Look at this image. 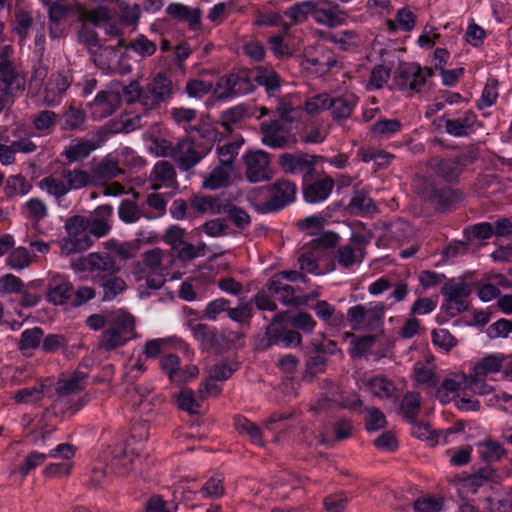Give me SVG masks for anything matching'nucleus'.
I'll return each mask as SVG.
<instances>
[{
    "label": "nucleus",
    "mask_w": 512,
    "mask_h": 512,
    "mask_svg": "<svg viewBox=\"0 0 512 512\" xmlns=\"http://www.w3.org/2000/svg\"><path fill=\"white\" fill-rule=\"evenodd\" d=\"M284 16L294 25L312 19L316 24L336 28L345 24L347 13L333 0H303L287 7Z\"/></svg>",
    "instance_id": "f257e3e1"
},
{
    "label": "nucleus",
    "mask_w": 512,
    "mask_h": 512,
    "mask_svg": "<svg viewBox=\"0 0 512 512\" xmlns=\"http://www.w3.org/2000/svg\"><path fill=\"white\" fill-rule=\"evenodd\" d=\"M219 132L209 124L186 128V137L181 139L175 149L174 157L179 168L189 171L196 166L213 148Z\"/></svg>",
    "instance_id": "f03ea898"
},
{
    "label": "nucleus",
    "mask_w": 512,
    "mask_h": 512,
    "mask_svg": "<svg viewBox=\"0 0 512 512\" xmlns=\"http://www.w3.org/2000/svg\"><path fill=\"white\" fill-rule=\"evenodd\" d=\"M87 269L93 284L99 289L102 302H110L126 289L125 281L117 275L119 267L108 253H91L87 259Z\"/></svg>",
    "instance_id": "7ed1b4c3"
},
{
    "label": "nucleus",
    "mask_w": 512,
    "mask_h": 512,
    "mask_svg": "<svg viewBox=\"0 0 512 512\" xmlns=\"http://www.w3.org/2000/svg\"><path fill=\"white\" fill-rule=\"evenodd\" d=\"M129 443H117L107 446L103 451L104 466H95L91 474V483L95 487H101L106 483L110 474H126L132 470L134 459L139 456L129 450Z\"/></svg>",
    "instance_id": "20e7f679"
},
{
    "label": "nucleus",
    "mask_w": 512,
    "mask_h": 512,
    "mask_svg": "<svg viewBox=\"0 0 512 512\" xmlns=\"http://www.w3.org/2000/svg\"><path fill=\"white\" fill-rule=\"evenodd\" d=\"M267 198L257 204L261 214L278 213L295 202L297 186L288 179H277L267 186Z\"/></svg>",
    "instance_id": "39448f33"
},
{
    "label": "nucleus",
    "mask_w": 512,
    "mask_h": 512,
    "mask_svg": "<svg viewBox=\"0 0 512 512\" xmlns=\"http://www.w3.org/2000/svg\"><path fill=\"white\" fill-rule=\"evenodd\" d=\"M289 311L277 312L266 327L267 346L295 348L301 344L302 335L288 324Z\"/></svg>",
    "instance_id": "423d86ee"
},
{
    "label": "nucleus",
    "mask_w": 512,
    "mask_h": 512,
    "mask_svg": "<svg viewBox=\"0 0 512 512\" xmlns=\"http://www.w3.org/2000/svg\"><path fill=\"white\" fill-rule=\"evenodd\" d=\"M84 221V216L74 215L65 223L67 237L63 239L62 249L69 253L88 250L94 243Z\"/></svg>",
    "instance_id": "0eeeda50"
},
{
    "label": "nucleus",
    "mask_w": 512,
    "mask_h": 512,
    "mask_svg": "<svg viewBox=\"0 0 512 512\" xmlns=\"http://www.w3.org/2000/svg\"><path fill=\"white\" fill-rule=\"evenodd\" d=\"M135 327L134 318L128 313L119 315L112 323L111 327L104 330L101 335V346L111 351L124 346L131 338Z\"/></svg>",
    "instance_id": "6e6552de"
},
{
    "label": "nucleus",
    "mask_w": 512,
    "mask_h": 512,
    "mask_svg": "<svg viewBox=\"0 0 512 512\" xmlns=\"http://www.w3.org/2000/svg\"><path fill=\"white\" fill-rule=\"evenodd\" d=\"M319 158L303 152H285L279 155L277 162L285 174H298L302 175V179H307L313 177Z\"/></svg>",
    "instance_id": "1a4fd4ad"
},
{
    "label": "nucleus",
    "mask_w": 512,
    "mask_h": 512,
    "mask_svg": "<svg viewBox=\"0 0 512 512\" xmlns=\"http://www.w3.org/2000/svg\"><path fill=\"white\" fill-rule=\"evenodd\" d=\"M425 198L436 212L448 213L456 208L463 199V194L446 184L432 183L425 191Z\"/></svg>",
    "instance_id": "9d476101"
},
{
    "label": "nucleus",
    "mask_w": 512,
    "mask_h": 512,
    "mask_svg": "<svg viewBox=\"0 0 512 512\" xmlns=\"http://www.w3.org/2000/svg\"><path fill=\"white\" fill-rule=\"evenodd\" d=\"M217 86L223 90L221 97L225 98L246 95L256 88L253 72L249 69H240L224 75Z\"/></svg>",
    "instance_id": "9b49d317"
},
{
    "label": "nucleus",
    "mask_w": 512,
    "mask_h": 512,
    "mask_svg": "<svg viewBox=\"0 0 512 512\" xmlns=\"http://www.w3.org/2000/svg\"><path fill=\"white\" fill-rule=\"evenodd\" d=\"M173 93L171 78L164 72H158L146 86V100H143V105L149 108L159 107L168 101Z\"/></svg>",
    "instance_id": "f8f14e48"
},
{
    "label": "nucleus",
    "mask_w": 512,
    "mask_h": 512,
    "mask_svg": "<svg viewBox=\"0 0 512 512\" xmlns=\"http://www.w3.org/2000/svg\"><path fill=\"white\" fill-rule=\"evenodd\" d=\"M502 368L503 356H501L500 354H492L483 357L474 365L470 373L471 385H473L475 389L478 388L479 385H481L479 393L481 395L488 394L490 388L488 385L485 384V379L487 375L498 373L502 370Z\"/></svg>",
    "instance_id": "ddd939ff"
},
{
    "label": "nucleus",
    "mask_w": 512,
    "mask_h": 512,
    "mask_svg": "<svg viewBox=\"0 0 512 512\" xmlns=\"http://www.w3.org/2000/svg\"><path fill=\"white\" fill-rule=\"evenodd\" d=\"M72 81L73 76L70 71L51 74L44 85V103L51 107L59 105Z\"/></svg>",
    "instance_id": "4468645a"
},
{
    "label": "nucleus",
    "mask_w": 512,
    "mask_h": 512,
    "mask_svg": "<svg viewBox=\"0 0 512 512\" xmlns=\"http://www.w3.org/2000/svg\"><path fill=\"white\" fill-rule=\"evenodd\" d=\"M32 136H34V132L26 123L16 122L4 129L0 134V141L26 147V150L18 151V153L32 154L37 150V145L31 140Z\"/></svg>",
    "instance_id": "2eb2a0df"
},
{
    "label": "nucleus",
    "mask_w": 512,
    "mask_h": 512,
    "mask_svg": "<svg viewBox=\"0 0 512 512\" xmlns=\"http://www.w3.org/2000/svg\"><path fill=\"white\" fill-rule=\"evenodd\" d=\"M302 179V195L305 203L319 204L326 201L331 195L335 182L330 176L324 178L309 180Z\"/></svg>",
    "instance_id": "dca6fc26"
},
{
    "label": "nucleus",
    "mask_w": 512,
    "mask_h": 512,
    "mask_svg": "<svg viewBox=\"0 0 512 512\" xmlns=\"http://www.w3.org/2000/svg\"><path fill=\"white\" fill-rule=\"evenodd\" d=\"M473 157L469 153H459L453 157L438 160L435 171L446 182H455L466 166L473 163Z\"/></svg>",
    "instance_id": "f3484780"
},
{
    "label": "nucleus",
    "mask_w": 512,
    "mask_h": 512,
    "mask_svg": "<svg viewBox=\"0 0 512 512\" xmlns=\"http://www.w3.org/2000/svg\"><path fill=\"white\" fill-rule=\"evenodd\" d=\"M246 164V178L251 183H258L269 179V157L264 151H248L243 155Z\"/></svg>",
    "instance_id": "a211bd4d"
},
{
    "label": "nucleus",
    "mask_w": 512,
    "mask_h": 512,
    "mask_svg": "<svg viewBox=\"0 0 512 512\" xmlns=\"http://www.w3.org/2000/svg\"><path fill=\"white\" fill-rule=\"evenodd\" d=\"M265 287L269 294L284 306L300 307L307 304V298L297 295L290 284L269 278Z\"/></svg>",
    "instance_id": "6ab92c4d"
},
{
    "label": "nucleus",
    "mask_w": 512,
    "mask_h": 512,
    "mask_svg": "<svg viewBox=\"0 0 512 512\" xmlns=\"http://www.w3.org/2000/svg\"><path fill=\"white\" fill-rule=\"evenodd\" d=\"M112 214V206L105 204L98 206L91 216H84L85 226L91 237L101 238L109 234Z\"/></svg>",
    "instance_id": "aec40b11"
},
{
    "label": "nucleus",
    "mask_w": 512,
    "mask_h": 512,
    "mask_svg": "<svg viewBox=\"0 0 512 512\" xmlns=\"http://www.w3.org/2000/svg\"><path fill=\"white\" fill-rule=\"evenodd\" d=\"M73 285L68 276L61 273L49 274L47 301L53 305H64L69 300Z\"/></svg>",
    "instance_id": "412c9836"
},
{
    "label": "nucleus",
    "mask_w": 512,
    "mask_h": 512,
    "mask_svg": "<svg viewBox=\"0 0 512 512\" xmlns=\"http://www.w3.org/2000/svg\"><path fill=\"white\" fill-rule=\"evenodd\" d=\"M262 143L272 149L283 148L288 143L289 127H284L278 122L264 120L260 124Z\"/></svg>",
    "instance_id": "4be33fe9"
},
{
    "label": "nucleus",
    "mask_w": 512,
    "mask_h": 512,
    "mask_svg": "<svg viewBox=\"0 0 512 512\" xmlns=\"http://www.w3.org/2000/svg\"><path fill=\"white\" fill-rule=\"evenodd\" d=\"M213 280L210 276L205 277L203 273L186 280L180 284L178 296L180 299L192 302L202 301L207 297V288L204 284H211Z\"/></svg>",
    "instance_id": "5701e85b"
},
{
    "label": "nucleus",
    "mask_w": 512,
    "mask_h": 512,
    "mask_svg": "<svg viewBox=\"0 0 512 512\" xmlns=\"http://www.w3.org/2000/svg\"><path fill=\"white\" fill-rule=\"evenodd\" d=\"M495 476V469L489 466L479 468L458 483V491L461 495L463 493L476 494L480 488L490 486V482Z\"/></svg>",
    "instance_id": "b1692460"
},
{
    "label": "nucleus",
    "mask_w": 512,
    "mask_h": 512,
    "mask_svg": "<svg viewBox=\"0 0 512 512\" xmlns=\"http://www.w3.org/2000/svg\"><path fill=\"white\" fill-rule=\"evenodd\" d=\"M400 90L420 92L425 86L423 68L418 63H410L400 68L396 77Z\"/></svg>",
    "instance_id": "393cba45"
},
{
    "label": "nucleus",
    "mask_w": 512,
    "mask_h": 512,
    "mask_svg": "<svg viewBox=\"0 0 512 512\" xmlns=\"http://www.w3.org/2000/svg\"><path fill=\"white\" fill-rule=\"evenodd\" d=\"M216 151L219 157V163L230 170H234V159L244 144V139L240 134L232 135L225 139H216Z\"/></svg>",
    "instance_id": "a878e982"
},
{
    "label": "nucleus",
    "mask_w": 512,
    "mask_h": 512,
    "mask_svg": "<svg viewBox=\"0 0 512 512\" xmlns=\"http://www.w3.org/2000/svg\"><path fill=\"white\" fill-rule=\"evenodd\" d=\"M297 113L296 108H294L290 103L285 101H280L277 109L275 111H270L265 106H260L255 109L253 115L257 119H262L265 116H270V120L274 122H278L284 127H289L291 130V125L295 120V115Z\"/></svg>",
    "instance_id": "bb28decb"
},
{
    "label": "nucleus",
    "mask_w": 512,
    "mask_h": 512,
    "mask_svg": "<svg viewBox=\"0 0 512 512\" xmlns=\"http://www.w3.org/2000/svg\"><path fill=\"white\" fill-rule=\"evenodd\" d=\"M0 88L15 99H19L26 88L25 77L15 66L0 69Z\"/></svg>",
    "instance_id": "cd10ccee"
},
{
    "label": "nucleus",
    "mask_w": 512,
    "mask_h": 512,
    "mask_svg": "<svg viewBox=\"0 0 512 512\" xmlns=\"http://www.w3.org/2000/svg\"><path fill=\"white\" fill-rule=\"evenodd\" d=\"M193 337L203 349H220L223 347L224 336L215 326L208 324H195L191 327Z\"/></svg>",
    "instance_id": "c85d7f7f"
},
{
    "label": "nucleus",
    "mask_w": 512,
    "mask_h": 512,
    "mask_svg": "<svg viewBox=\"0 0 512 512\" xmlns=\"http://www.w3.org/2000/svg\"><path fill=\"white\" fill-rule=\"evenodd\" d=\"M119 105V97L111 91H99L92 101L91 115L93 119H103L112 115Z\"/></svg>",
    "instance_id": "c756f323"
},
{
    "label": "nucleus",
    "mask_w": 512,
    "mask_h": 512,
    "mask_svg": "<svg viewBox=\"0 0 512 512\" xmlns=\"http://www.w3.org/2000/svg\"><path fill=\"white\" fill-rule=\"evenodd\" d=\"M252 72L254 84L264 87L269 96H275L280 91L281 78L273 67L258 65Z\"/></svg>",
    "instance_id": "7c9ffc66"
},
{
    "label": "nucleus",
    "mask_w": 512,
    "mask_h": 512,
    "mask_svg": "<svg viewBox=\"0 0 512 512\" xmlns=\"http://www.w3.org/2000/svg\"><path fill=\"white\" fill-rule=\"evenodd\" d=\"M332 102L329 110H331L333 119L340 122L351 117L359 102V97L354 93L346 92L332 98Z\"/></svg>",
    "instance_id": "2f4dec72"
},
{
    "label": "nucleus",
    "mask_w": 512,
    "mask_h": 512,
    "mask_svg": "<svg viewBox=\"0 0 512 512\" xmlns=\"http://www.w3.org/2000/svg\"><path fill=\"white\" fill-rule=\"evenodd\" d=\"M96 149L97 144L93 140L79 139L65 146L60 155L66 159L68 164H72L83 161Z\"/></svg>",
    "instance_id": "473e14b6"
},
{
    "label": "nucleus",
    "mask_w": 512,
    "mask_h": 512,
    "mask_svg": "<svg viewBox=\"0 0 512 512\" xmlns=\"http://www.w3.org/2000/svg\"><path fill=\"white\" fill-rule=\"evenodd\" d=\"M316 316L327 325L340 329L346 326V318L341 311H337L335 306L326 300H318L312 306Z\"/></svg>",
    "instance_id": "72a5a7b5"
},
{
    "label": "nucleus",
    "mask_w": 512,
    "mask_h": 512,
    "mask_svg": "<svg viewBox=\"0 0 512 512\" xmlns=\"http://www.w3.org/2000/svg\"><path fill=\"white\" fill-rule=\"evenodd\" d=\"M34 19L29 11L18 9L14 13V18L11 20L10 26L12 32L17 36V43L23 47L30 35L33 27Z\"/></svg>",
    "instance_id": "f704fd0d"
},
{
    "label": "nucleus",
    "mask_w": 512,
    "mask_h": 512,
    "mask_svg": "<svg viewBox=\"0 0 512 512\" xmlns=\"http://www.w3.org/2000/svg\"><path fill=\"white\" fill-rule=\"evenodd\" d=\"M167 14L182 22H186L190 29L196 30L201 25V11L181 3H171L166 8Z\"/></svg>",
    "instance_id": "c9c22d12"
},
{
    "label": "nucleus",
    "mask_w": 512,
    "mask_h": 512,
    "mask_svg": "<svg viewBox=\"0 0 512 512\" xmlns=\"http://www.w3.org/2000/svg\"><path fill=\"white\" fill-rule=\"evenodd\" d=\"M233 423L238 433L247 436L252 444L260 447L264 446L262 429L256 423L241 414L233 417Z\"/></svg>",
    "instance_id": "e433bc0d"
},
{
    "label": "nucleus",
    "mask_w": 512,
    "mask_h": 512,
    "mask_svg": "<svg viewBox=\"0 0 512 512\" xmlns=\"http://www.w3.org/2000/svg\"><path fill=\"white\" fill-rule=\"evenodd\" d=\"M441 293L444 297L451 298L454 304L469 306L468 297L472 293V287L469 283L451 280L443 285Z\"/></svg>",
    "instance_id": "4c0bfd02"
},
{
    "label": "nucleus",
    "mask_w": 512,
    "mask_h": 512,
    "mask_svg": "<svg viewBox=\"0 0 512 512\" xmlns=\"http://www.w3.org/2000/svg\"><path fill=\"white\" fill-rule=\"evenodd\" d=\"M479 457L486 463L499 462L507 456V450L497 441L485 439L477 444Z\"/></svg>",
    "instance_id": "58836bf2"
},
{
    "label": "nucleus",
    "mask_w": 512,
    "mask_h": 512,
    "mask_svg": "<svg viewBox=\"0 0 512 512\" xmlns=\"http://www.w3.org/2000/svg\"><path fill=\"white\" fill-rule=\"evenodd\" d=\"M216 214H226L227 221L232 222L238 229H246L250 223V215L244 210L230 202H223L220 209H216Z\"/></svg>",
    "instance_id": "ea45409f"
},
{
    "label": "nucleus",
    "mask_w": 512,
    "mask_h": 512,
    "mask_svg": "<svg viewBox=\"0 0 512 512\" xmlns=\"http://www.w3.org/2000/svg\"><path fill=\"white\" fill-rule=\"evenodd\" d=\"M91 18L92 23L96 28L103 30L106 35L117 37L118 45L123 44L124 40L119 38L122 34V29L118 24L111 21L107 9H99L95 11Z\"/></svg>",
    "instance_id": "a19ab883"
},
{
    "label": "nucleus",
    "mask_w": 512,
    "mask_h": 512,
    "mask_svg": "<svg viewBox=\"0 0 512 512\" xmlns=\"http://www.w3.org/2000/svg\"><path fill=\"white\" fill-rule=\"evenodd\" d=\"M233 170L219 163L205 176L202 187L208 190H216L227 187L230 183V174Z\"/></svg>",
    "instance_id": "79ce46f5"
},
{
    "label": "nucleus",
    "mask_w": 512,
    "mask_h": 512,
    "mask_svg": "<svg viewBox=\"0 0 512 512\" xmlns=\"http://www.w3.org/2000/svg\"><path fill=\"white\" fill-rule=\"evenodd\" d=\"M367 386L370 392L380 399H391L394 397L396 392V385L394 382L382 375L371 377L367 382Z\"/></svg>",
    "instance_id": "37998d69"
},
{
    "label": "nucleus",
    "mask_w": 512,
    "mask_h": 512,
    "mask_svg": "<svg viewBox=\"0 0 512 512\" xmlns=\"http://www.w3.org/2000/svg\"><path fill=\"white\" fill-rule=\"evenodd\" d=\"M57 114L52 110H42L32 117L35 136H47L56 126Z\"/></svg>",
    "instance_id": "c03bdc74"
},
{
    "label": "nucleus",
    "mask_w": 512,
    "mask_h": 512,
    "mask_svg": "<svg viewBox=\"0 0 512 512\" xmlns=\"http://www.w3.org/2000/svg\"><path fill=\"white\" fill-rule=\"evenodd\" d=\"M421 397L418 392L408 391L405 393L400 404V411L407 422H415L419 415Z\"/></svg>",
    "instance_id": "a18cd8bd"
},
{
    "label": "nucleus",
    "mask_w": 512,
    "mask_h": 512,
    "mask_svg": "<svg viewBox=\"0 0 512 512\" xmlns=\"http://www.w3.org/2000/svg\"><path fill=\"white\" fill-rule=\"evenodd\" d=\"M44 336V331L40 327H33L30 329H25L21 335L18 343L19 350L27 355V351L36 350L37 348H41L42 338Z\"/></svg>",
    "instance_id": "49530a36"
},
{
    "label": "nucleus",
    "mask_w": 512,
    "mask_h": 512,
    "mask_svg": "<svg viewBox=\"0 0 512 512\" xmlns=\"http://www.w3.org/2000/svg\"><path fill=\"white\" fill-rule=\"evenodd\" d=\"M178 504L168 501L159 494H152L143 503V508L137 512H177Z\"/></svg>",
    "instance_id": "de8ad7c7"
},
{
    "label": "nucleus",
    "mask_w": 512,
    "mask_h": 512,
    "mask_svg": "<svg viewBox=\"0 0 512 512\" xmlns=\"http://www.w3.org/2000/svg\"><path fill=\"white\" fill-rule=\"evenodd\" d=\"M206 248L207 246L204 242H201L199 245L195 246L185 239L183 244H180L177 248H175L172 253L180 261L186 262L205 256Z\"/></svg>",
    "instance_id": "09e8293b"
},
{
    "label": "nucleus",
    "mask_w": 512,
    "mask_h": 512,
    "mask_svg": "<svg viewBox=\"0 0 512 512\" xmlns=\"http://www.w3.org/2000/svg\"><path fill=\"white\" fill-rule=\"evenodd\" d=\"M86 114L81 108L70 105L63 113L61 118V129L72 131L80 129L84 124Z\"/></svg>",
    "instance_id": "8fccbe9b"
},
{
    "label": "nucleus",
    "mask_w": 512,
    "mask_h": 512,
    "mask_svg": "<svg viewBox=\"0 0 512 512\" xmlns=\"http://www.w3.org/2000/svg\"><path fill=\"white\" fill-rule=\"evenodd\" d=\"M364 416V428L368 433H373L387 427L385 414L377 407H366Z\"/></svg>",
    "instance_id": "3c124183"
},
{
    "label": "nucleus",
    "mask_w": 512,
    "mask_h": 512,
    "mask_svg": "<svg viewBox=\"0 0 512 512\" xmlns=\"http://www.w3.org/2000/svg\"><path fill=\"white\" fill-rule=\"evenodd\" d=\"M493 235V224L486 221L467 226L463 230V236L467 242H472L473 240H488Z\"/></svg>",
    "instance_id": "603ef678"
},
{
    "label": "nucleus",
    "mask_w": 512,
    "mask_h": 512,
    "mask_svg": "<svg viewBox=\"0 0 512 512\" xmlns=\"http://www.w3.org/2000/svg\"><path fill=\"white\" fill-rule=\"evenodd\" d=\"M224 475L214 473L203 485L201 493L204 498L217 500L224 496L225 488L223 485Z\"/></svg>",
    "instance_id": "864d4df0"
},
{
    "label": "nucleus",
    "mask_w": 512,
    "mask_h": 512,
    "mask_svg": "<svg viewBox=\"0 0 512 512\" xmlns=\"http://www.w3.org/2000/svg\"><path fill=\"white\" fill-rule=\"evenodd\" d=\"M402 128L400 120L393 118H380L371 127V132L381 138H391Z\"/></svg>",
    "instance_id": "5fc2aeb1"
},
{
    "label": "nucleus",
    "mask_w": 512,
    "mask_h": 512,
    "mask_svg": "<svg viewBox=\"0 0 512 512\" xmlns=\"http://www.w3.org/2000/svg\"><path fill=\"white\" fill-rule=\"evenodd\" d=\"M287 320L292 329L296 331H302L307 334L312 333L317 325L313 317L305 311H299L294 314L289 312Z\"/></svg>",
    "instance_id": "6e6d98bb"
},
{
    "label": "nucleus",
    "mask_w": 512,
    "mask_h": 512,
    "mask_svg": "<svg viewBox=\"0 0 512 512\" xmlns=\"http://www.w3.org/2000/svg\"><path fill=\"white\" fill-rule=\"evenodd\" d=\"M222 204L220 198L211 195H194L190 200L191 208L199 213L209 211L216 214V209H220Z\"/></svg>",
    "instance_id": "4d7b16f0"
},
{
    "label": "nucleus",
    "mask_w": 512,
    "mask_h": 512,
    "mask_svg": "<svg viewBox=\"0 0 512 512\" xmlns=\"http://www.w3.org/2000/svg\"><path fill=\"white\" fill-rule=\"evenodd\" d=\"M39 188L45 191L47 194L55 197L56 199H60L65 196L69 192V187H67L66 183L58 178L53 176L44 177L39 182Z\"/></svg>",
    "instance_id": "13d9d810"
},
{
    "label": "nucleus",
    "mask_w": 512,
    "mask_h": 512,
    "mask_svg": "<svg viewBox=\"0 0 512 512\" xmlns=\"http://www.w3.org/2000/svg\"><path fill=\"white\" fill-rule=\"evenodd\" d=\"M118 216L122 222L132 224L139 221L144 215L134 201L123 199L118 207Z\"/></svg>",
    "instance_id": "bf43d9fd"
},
{
    "label": "nucleus",
    "mask_w": 512,
    "mask_h": 512,
    "mask_svg": "<svg viewBox=\"0 0 512 512\" xmlns=\"http://www.w3.org/2000/svg\"><path fill=\"white\" fill-rule=\"evenodd\" d=\"M29 188L30 185L24 176L20 174L10 175L5 182L4 192L7 197L12 198L16 195H25Z\"/></svg>",
    "instance_id": "052dcab7"
},
{
    "label": "nucleus",
    "mask_w": 512,
    "mask_h": 512,
    "mask_svg": "<svg viewBox=\"0 0 512 512\" xmlns=\"http://www.w3.org/2000/svg\"><path fill=\"white\" fill-rule=\"evenodd\" d=\"M126 49L132 50L141 57L152 56L157 49L156 44L149 40L145 35L139 34L135 39L131 40Z\"/></svg>",
    "instance_id": "680f3d73"
},
{
    "label": "nucleus",
    "mask_w": 512,
    "mask_h": 512,
    "mask_svg": "<svg viewBox=\"0 0 512 512\" xmlns=\"http://www.w3.org/2000/svg\"><path fill=\"white\" fill-rule=\"evenodd\" d=\"M349 207L353 212L358 215H365L372 213L376 207L371 198L367 197L364 193L356 191L349 202Z\"/></svg>",
    "instance_id": "e2e57ef3"
},
{
    "label": "nucleus",
    "mask_w": 512,
    "mask_h": 512,
    "mask_svg": "<svg viewBox=\"0 0 512 512\" xmlns=\"http://www.w3.org/2000/svg\"><path fill=\"white\" fill-rule=\"evenodd\" d=\"M87 379V373L82 371L73 372L68 379L64 380L60 386V391L64 396L79 392L84 389Z\"/></svg>",
    "instance_id": "0e129e2a"
},
{
    "label": "nucleus",
    "mask_w": 512,
    "mask_h": 512,
    "mask_svg": "<svg viewBox=\"0 0 512 512\" xmlns=\"http://www.w3.org/2000/svg\"><path fill=\"white\" fill-rule=\"evenodd\" d=\"M332 104V97L328 93H319L306 100L305 109L313 115L329 110Z\"/></svg>",
    "instance_id": "69168bd1"
},
{
    "label": "nucleus",
    "mask_w": 512,
    "mask_h": 512,
    "mask_svg": "<svg viewBox=\"0 0 512 512\" xmlns=\"http://www.w3.org/2000/svg\"><path fill=\"white\" fill-rule=\"evenodd\" d=\"M63 176L67 181V187L70 190H77L86 187L91 182L88 172L81 169L64 171Z\"/></svg>",
    "instance_id": "338daca9"
},
{
    "label": "nucleus",
    "mask_w": 512,
    "mask_h": 512,
    "mask_svg": "<svg viewBox=\"0 0 512 512\" xmlns=\"http://www.w3.org/2000/svg\"><path fill=\"white\" fill-rule=\"evenodd\" d=\"M443 507L444 500L441 497L422 496L413 503L415 512H440Z\"/></svg>",
    "instance_id": "774afa93"
}]
</instances>
